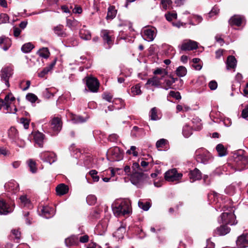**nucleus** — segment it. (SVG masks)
Masks as SVG:
<instances>
[{
	"label": "nucleus",
	"mask_w": 248,
	"mask_h": 248,
	"mask_svg": "<svg viewBox=\"0 0 248 248\" xmlns=\"http://www.w3.org/2000/svg\"><path fill=\"white\" fill-rule=\"evenodd\" d=\"M112 211L117 217L129 215L131 212L130 202L128 200H117L112 205Z\"/></svg>",
	"instance_id": "f257e3e1"
},
{
	"label": "nucleus",
	"mask_w": 248,
	"mask_h": 248,
	"mask_svg": "<svg viewBox=\"0 0 248 248\" xmlns=\"http://www.w3.org/2000/svg\"><path fill=\"white\" fill-rule=\"evenodd\" d=\"M243 150H240L234 156V161L236 163L237 170L239 171L247 168L248 163V158L243 155Z\"/></svg>",
	"instance_id": "f03ea898"
},
{
	"label": "nucleus",
	"mask_w": 248,
	"mask_h": 248,
	"mask_svg": "<svg viewBox=\"0 0 248 248\" xmlns=\"http://www.w3.org/2000/svg\"><path fill=\"white\" fill-rule=\"evenodd\" d=\"M195 154L196 160L199 162L204 164L207 163L212 158V156L210 153L203 148L197 150Z\"/></svg>",
	"instance_id": "7ed1b4c3"
},
{
	"label": "nucleus",
	"mask_w": 248,
	"mask_h": 248,
	"mask_svg": "<svg viewBox=\"0 0 248 248\" xmlns=\"http://www.w3.org/2000/svg\"><path fill=\"white\" fill-rule=\"evenodd\" d=\"M229 211L230 212H224L222 214L220 217L221 222L231 225H235L237 222L235 220V216L233 214L234 210L232 208Z\"/></svg>",
	"instance_id": "20e7f679"
},
{
	"label": "nucleus",
	"mask_w": 248,
	"mask_h": 248,
	"mask_svg": "<svg viewBox=\"0 0 248 248\" xmlns=\"http://www.w3.org/2000/svg\"><path fill=\"white\" fill-rule=\"evenodd\" d=\"M182 176V173H178L175 169L169 170L165 174V179L166 181L176 183L179 182Z\"/></svg>",
	"instance_id": "39448f33"
},
{
	"label": "nucleus",
	"mask_w": 248,
	"mask_h": 248,
	"mask_svg": "<svg viewBox=\"0 0 248 248\" xmlns=\"http://www.w3.org/2000/svg\"><path fill=\"white\" fill-rule=\"evenodd\" d=\"M101 35L105 43H107L108 45V48H110L113 44L115 38L113 32L108 30H104L101 31Z\"/></svg>",
	"instance_id": "423d86ee"
},
{
	"label": "nucleus",
	"mask_w": 248,
	"mask_h": 248,
	"mask_svg": "<svg viewBox=\"0 0 248 248\" xmlns=\"http://www.w3.org/2000/svg\"><path fill=\"white\" fill-rule=\"evenodd\" d=\"M13 75V70L9 67H3L0 74L1 80L4 81L7 87H9V79Z\"/></svg>",
	"instance_id": "0eeeda50"
},
{
	"label": "nucleus",
	"mask_w": 248,
	"mask_h": 248,
	"mask_svg": "<svg viewBox=\"0 0 248 248\" xmlns=\"http://www.w3.org/2000/svg\"><path fill=\"white\" fill-rule=\"evenodd\" d=\"M142 35L144 40L152 41L156 36V29L154 27L145 28L142 32Z\"/></svg>",
	"instance_id": "6e6552de"
},
{
	"label": "nucleus",
	"mask_w": 248,
	"mask_h": 248,
	"mask_svg": "<svg viewBox=\"0 0 248 248\" xmlns=\"http://www.w3.org/2000/svg\"><path fill=\"white\" fill-rule=\"evenodd\" d=\"M198 43L191 40H185L179 46L182 50L190 51L198 48Z\"/></svg>",
	"instance_id": "1a4fd4ad"
},
{
	"label": "nucleus",
	"mask_w": 248,
	"mask_h": 248,
	"mask_svg": "<svg viewBox=\"0 0 248 248\" xmlns=\"http://www.w3.org/2000/svg\"><path fill=\"white\" fill-rule=\"evenodd\" d=\"M86 84L91 92H97L99 86V83L96 78L93 77L86 78Z\"/></svg>",
	"instance_id": "9d476101"
},
{
	"label": "nucleus",
	"mask_w": 248,
	"mask_h": 248,
	"mask_svg": "<svg viewBox=\"0 0 248 248\" xmlns=\"http://www.w3.org/2000/svg\"><path fill=\"white\" fill-rule=\"evenodd\" d=\"M147 177V176L143 172H133L131 177V181L134 185L138 186Z\"/></svg>",
	"instance_id": "9b49d317"
},
{
	"label": "nucleus",
	"mask_w": 248,
	"mask_h": 248,
	"mask_svg": "<svg viewBox=\"0 0 248 248\" xmlns=\"http://www.w3.org/2000/svg\"><path fill=\"white\" fill-rule=\"evenodd\" d=\"M40 157L43 161L48 162L50 164L56 160V155L53 152H43L40 154Z\"/></svg>",
	"instance_id": "f8f14e48"
},
{
	"label": "nucleus",
	"mask_w": 248,
	"mask_h": 248,
	"mask_svg": "<svg viewBox=\"0 0 248 248\" xmlns=\"http://www.w3.org/2000/svg\"><path fill=\"white\" fill-rule=\"evenodd\" d=\"M162 79L159 78L157 76H154L151 78H149L146 83V86L149 87H154L155 88H161L162 82L161 81Z\"/></svg>",
	"instance_id": "ddd939ff"
},
{
	"label": "nucleus",
	"mask_w": 248,
	"mask_h": 248,
	"mask_svg": "<svg viewBox=\"0 0 248 248\" xmlns=\"http://www.w3.org/2000/svg\"><path fill=\"white\" fill-rule=\"evenodd\" d=\"M50 127L54 132H59L62 127L61 119L59 117H54L50 122Z\"/></svg>",
	"instance_id": "4468645a"
},
{
	"label": "nucleus",
	"mask_w": 248,
	"mask_h": 248,
	"mask_svg": "<svg viewBox=\"0 0 248 248\" xmlns=\"http://www.w3.org/2000/svg\"><path fill=\"white\" fill-rule=\"evenodd\" d=\"M13 208L10 207L4 201L0 198V215H7L12 212Z\"/></svg>",
	"instance_id": "2eb2a0df"
},
{
	"label": "nucleus",
	"mask_w": 248,
	"mask_h": 248,
	"mask_svg": "<svg viewBox=\"0 0 248 248\" xmlns=\"http://www.w3.org/2000/svg\"><path fill=\"white\" fill-rule=\"evenodd\" d=\"M237 246L239 248H246L248 245L247 234H243L239 236L236 241Z\"/></svg>",
	"instance_id": "dca6fc26"
},
{
	"label": "nucleus",
	"mask_w": 248,
	"mask_h": 248,
	"mask_svg": "<svg viewBox=\"0 0 248 248\" xmlns=\"http://www.w3.org/2000/svg\"><path fill=\"white\" fill-rule=\"evenodd\" d=\"M108 221L106 219L102 220L96 226L95 231L99 235H103L107 230Z\"/></svg>",
	"instance_id": "f3484780"
},
{
	"label": "nucleus",
	"mask_w": 248,
	"mask_h": 248,
	"mask_svg": "<svg viewBox=\"0 0 248 248\" xmlns=\"http://www.w3.org/2000/svg\"><path fill=\"white\" fill-rule=\"evenodd\" d=\"M55 213V211L52 207L49 206L43 207L41 209L40 214L46 218H49L52 217Z\"/></svg>",
	"instance_id": "a211bd4d"
},
{
	"label": "nucleus",
	"mask_w": 248,
	"mask_h": 248,
	"mask_svg": "<svg viewBox=\"0 0 248 248\" xmlns=\"http://www.w3.org/2000/svg\"><path fill=\"white\" fill-rule=\"evenodd\" d=\"M4 187L9 192L16 193L19 190V185L15 181L12 180L5 184Z\"/></svg>",
	"instance_id": "6ab92c4d"
},
{
	"label": "nucleus",
	"mask_w": 248,
	"mask_h": 248,
	"mask_svg": "<svg viewBox=\"0 0 248 248\" xmlns=\"http://www.w3.org/2000/svg\"><path fill=\"white\" fill-rule=\"evenodd\" d=\"M113 156V159L116 161L121 160L123 157V155L120 149L118 147H115L109 150Z\"/></svg>",
	"instance_id": "aec40b11"
},
{
	"label": "nucleus",
	"mask_w": 248,
	"mask_h": 248,
	"mask_svg": "<svg viewBox=\"0 0 248 248\" xmlns=\"http://www.w3.org/2000/svg\"><path fill=\"white\" fill-rule=\"evenodd\" d=\"M44 137V135L39 132H35L33 134L34 141L38 145V147H43Z\"/></svg>",
	"instance_id": "412c9836"
},
{
	"label": "nucleus",
	"mask_w": 248,
	"mask_h": 248,
	"mask_svg": "<svg viewBox=\"0 0 248 248\" xmlns=\"http://www.w3.org/2000/svg\"><path fill=\"white\" fill-rule=\"evenodd\" d=\"M178 79L177 78H174L172 77H170L169 78H165L163 83H162V88L166 90L171 88L173 83H175Z\"/></svg>",
	"instance_id": "4be33fe9"
},
{
	"label": "nucleus",
	"mask_w": 248,
	"mask_h": 248,
	"mask_svg": "<svg viewBox=\"0 0 248 248\" xmlns=\"http://www.w3.org/2000/svg\"><path fill=\"white\" fill-rule=\"evenodd\" d=\"M244 21V17L239 15H235L232 16L230 20L229 23L231 25L240 26Z\"/></svg>",
	"instance_id": "5701e85b"
},
{
	"label": "nucleus",
	"mask_w": 248,
	"mask_h": 248,
	"mask_svg": "<svg viewBox=\"0 0 248 248\" xmlns=\"http://www.w3.org/2000/svg\"><path fill=\"white\" fill-rule=\"evenodd\" d=\"M53 31L56 35L61 37H66L67 36L63 26L62 25H58L54 27Z\"/></svg>",
	"instance_id": "b1692460"
},
{
	"label": "nucleus",
	"mask_w": 248,
	"mask_h": 248,
	"mask_svg": "<svg viewBox=\"0 0 248 248\" xmlns=\"http://www.w3.org/2000/svg\"><path fill=\"white\" fill-rule=\"evenodd\" d=\"M68 186L64 184H61L59 185L56 188L57 194L59 196L63 195L66 194L68 193Z\"/></svg>",
	"instance_id": "393cba45"
},
{
	"label": "nucleus",
	"mask_w": 248,
	"mask_h": 248,
	"mask_svg": "<svg viewBox=\"0 0 248 248\" xmlns=\"http://www.w3.org/2000/svg\"><path fill=\"white\" fill-rule=\"evenodd\" d=\"M2 45H3V46H2V48L4 51H6L11 45V40L8 38L4 36L0 37V46Z\"/></svg>",
	"instance_id": "a878e982"
},
{
	"label": "nucleus",
	"mask_w": 248,
	"mask_h": 248,
	"mask_svg": "<svg viewBox=\"0 0 248 248\" xmlns=\"http://www.w3.org/2000/svg\"><path fill=\"white\" fill-rule=\"evenodd\" d=\"M230 231V229L226 225H222L217 228L215 231V233L218 235H224Z\"/></svg>",
	"instance_id": "bb28decb"
},
{
	"label": "nucleus",
	"mask_w": 248,
	"mask_h": 248,
	"mask_svg": "<svg viewBox=\"0 0 248 248\" xmlns=\"http://www.w3.org/2000/svg\"><path fill=\"white\" fill-rule=\"evenodd\" d=\"M189 178L190 180H192V182L197 180H200L202 178V174L200 171L196 168L190 171L189 173Z\"/></svg>",
	"instance_id": "cd10ccee"
},
{
	"label": "nucleus",
	"mask_w": 248,
	"mask_h": 248,
	"mask_svg": "<svg viewBox=\"0 0 248 248\" xmlns=\"http://www.w3.org/2000/svg\"><path fill=\"white\" fill-rule=\"evenodd\" d=\"M236 60L233 56H229L227 58L226 64L228 69H234L236 65Z\"/></svg>",
	"instance_id": "c85d7f7f"
},
{
	"label": "nucleus",
	"mask_w": 248,
	"mask_h": 248,
	"mask_svg": "<svg viewBox=\"0 0 248 248\" xmlns=\"http://www.w3.org/2000/svg\"><path fill=\"white\" fill-rule=\"evenodd\" d=\"M79 36L80 38L85 40H89L91 39V34L89 31L82 28L79 31Z\"/></svg>",
	"instance_id": "c756f323"
},
{
	"label": "nucleus",
	"mask_w": 248,
	"mask_h": 248,
	"mask_svg": "<svg viewBox=\"0 0 248 248\" xmlns=\"http://www.w3.org/2000/svg\"><path fill=\"white\" fill-rule=\"evenodd\" d=\"M216 148L219 156L222 157L227 155V149L222 144H217Z\"/></svg>",
	"instance_id": "7c9ffc66"
},
{
	"label": "nucleus",
	"mask_w": 248,
	"mask_h": 248,
	"mask_svg": "<svg viewBox=\"0 0 248 248\" xmlns=\"http://www.w3.org/2000/svg\"><path fill=\"white\" fill-rule=\"evenodd\" d=\"M8 137L13 140H16L18 138V132L16 128L11 127L8 132Z\"/></svg>",
	"instance_id": "2f4dec72"
},
{
	"label": "nucleus",
	"mask_w": 248,
	"mask_h": 248,
	"mask_svg": "<svg viewBox=\"0 0 248 248\" xmlns=\"http://www.w3.org/2000/svg\"><path fill=\"white\" fill-rule=\"evenodd\" d=\"M153 74L155 76H157L158 75H160L161 76L160 77H159L161 79H163L166 76H167L168 72L167 71L163 68H158L155 69L154 72Z\"/></svg>",
	"instance_id": "473e14b6"
},
{
	"label": "nucleus",
	"mask_w": 248,
	"mask_h": 248,
	"mask_svg": "<svg viewBox=\"0 0 248 248\" xmlns=\"http://www.w3.org/2000/svg\"><path fill=\"white\" fill-rule=\"evenodd\" d=\"M125 232V228L124 227H119L117 231L113 233V235L118 239L123 238Z\"/></svg>",
	"instance_id": "72a5a7b5"
},
{
	"label": "nucleus",
	"mask_w": 248,
	"mask_h": 248,
	"mask_svg": "<svg viewBox=\"0 0 248 248\" xmlns=\"http://www.w3.org/2000/svg\"><path fill=\"white\" fill-rule=\"evenodd\" d=\"M175 72L177 76L182 77L186 74L187 70L185 67L180 66L176 69Z\"/></svg>",
	"instance_id": "f704fd0d"
},
{
	"label": "nucleus",
	"mask_w": 248,
	"mask_h": 248,
	"mask_svg": "<svg viewBox=\"0 0 248 248\" xmlns=\"http://www.w3.org/2000/svg\"><path fill=\"white\" fill-rule=\"evenodd\" d=\"M117 11L115 9L114 7L110 6L108 9V14L107 16V18L108 19H113L114 18L116 15Z\"/></svg>",
	"instance_id": "c9c22d12"
},
{
	"label": "nucleus",
	"mask_w": 248,
	"mask_h": 248,
	"mask_svg": "<svg viewBox=\"0 0 248 248\" xmlns=\"http://www.w3.org/2000/svg\"><path fill=\"white\" fill-rule=\"evenodd\" d=\"M77 238L75 236H71L65 240V243L67 246L70 247L76 244Z\"/></svg>",
	"instance_id": "e433bc0d"
},
{
	"label": "nucleus",
	"mask_w": 248,
	"mask_h": 248,
	"mask_svg": "<svg viewBox=\"0 0 248 248\" xmlns=\"http://www.w3.org/2000/svg\"><path fill=\"white\" fill-rule=\"evenodd\" d=\"M192 133V129L190 126L186 124L183 129V134L186 138L189 137Z\"/></svg>",
	"instance_id": "4c0bfd02"
},
{
	"label": "nucleus",
	"mask_w": 248,
	"mask_h": 248,
	"mask_svg": "<svg viewBox=\"0 0 248 248\" xmlns=\"http://www.w3.org/2000/svg\"><path fill=\"white\" fill-rule=\"evenodd\" d=\"M140 87L141 86L139 84L133 86L131 89L132 95L133 96H135L140 94L141 93Z\"/></svg>",
	"instance_id": "58836bf2"
},
{
	"label": "nucleus",
	"mask_w": 248,
	"mask_h": 248,
	"mask_svg": "<svg viewBox=\"0 0 248 248\" xmlns=\"http://www.w3.org/2000/svg\"><path fill=\"white\" fill-rule=\"evenodd\" d=\"M33 47L34 46L31 43H28L23 45L21 47V50L24 52L28 53L30 52Z\"/></svg>",
	"instance_id": "ea45409f"
},
{
	"label": "nucleus",
	"mask_w": 248,
	"mask_h": 248,
	"mask_svg": "<svg viewBox=\"0 0 248 248\" xmlns=\"http://www.w3.org/2000/svg\"><path fill=\"white\" fill-rule=\"evenodd\" d=\"M21 203L24 206H30V201L27 198L26 195L21 196L20 198Z\"/></svg>",
	"instance_id": "a19ab883"
},
{
	"label": "nucleus",
	"mask_w": 248,
	"mask_h": 248,
	"mask_svg": "<svg viewBox=\"0 0 248 248\" xmlns=\"http://www.w3.org/2000/svg\"><path fill=\"white\" fill-rule=\"evenodd\" d=\"M138 204L139 206L144 211L148 210L151 207V204L149 202H142L139 201Z\"/></svg>",
	"instance_id": "79ce46f5"
},
{
	"label": "nucleus",
	"mask_w": 248,
	"mask_h": 248,
	"mask_svg": "<svg viewBox=\"0 0 248 248\" xmlns=\"http://www.w3.org/2000/svg\"><path fill=\"white\" fill-rule=\"evenodd\" d=\"M40 56L44 58H47L49 55V52L47 48H43L39 51Z\"/></svg>",
	"instance_id": "37998d69"
},
{
	"label": "nucleus",
	"mask_w": 248,
	"mask_h": 248,
	"mask_svg": "<svg viewBox=\"0 0 248 248\" xmlns=\"http://www.w3.org/2000/svg\"><path fill=\"white\" fill-rule=\"evenodd\" d=\"M150 116L152 120H157L159 119V117L157 114V109L156 108H153L151 109L150 112Z\"/></svg>",
	"instance_id": "c03bdc74"
},
{
	"label": "nucleus",
	"mask_w": 248,
	"mask_h": 248,
	"mask_svg": "<svg viewBox=\"0 0 248 248\" xmlns=\"http://www.w3.org/2000/svg\"><path fill=\"white\" fill-rule=\"evenodd\" d=\"M168 140L164 139H161L158 141H157L156 143V147L157 148H163L165 146L166 144L168 143Z\"/></svg>",
	"instance_id": "a18cd8bd"
},
{
	"label": "nucleus",
	"mask_w": 248,
	"mask_h": 248,
	"mask_svg": "<svg viewBox=\"0 0 248 248\" xmlns=\"http://www.w3.org/2000/svg\"><path fill=\"white\" fill-rule=\"evenodd\" d=\"M28 165L30 168L31 171L32 173H35L36 171V163L34 160L30 159L28 161Z\"/></svg>",
	"instance_id": "49530a36"
},
{
	"label": "nucleus",
	"mask_w": 248,
	"mask_h": 248,
	"mask_svg": "<svg viewBox=\"0 0 248 248\" xmlns=\"http://www.w3.org/2000/svg\"><path fill=\"white\" fill-rule=\"evenodd\" d=\"M97 171L94 170H91L89 172V174L94 182H98L99 180V177L97 175Z\"/></svg>",
	"instance_id": "de8ad7c7"
},
{
	"label": "nucleus",
	"mask_w": 248,
	"mask_h": 248,
	"mask_svg": "<svg viewBox=\"0 0 248 248\" xmlns=\"http://www.w3.org/2000/svg\"><path fill=\"white\" fill-rule=\"evenodd\" d=\"M102 210L99 207L96 208L92 212V216L95 218H98L100 217V215Z\"/></svg>",
	"instance_id": "09e8293b"
},
{
	"label": "nucleus",
	"mask_w": 248,
	"mask_h": 248,
	"mask_svg": "<svg viewBox=\"0 0 248 248\" xmlns=\"http://www.w3.org/2000/svg\"><path fill=\"white\" fill-rule=\"evenodd\" d=\"M26 99L31 103H34L37 99V97L33 93H29L26 95Z\"/></svg>",
	"instance_id": "8fccbe9b"
},
{
	"label": "nucleus",
	"mask_w": 248,
	"mask_h": 248,
	"mask_svg": "<svg viewBox=\"0 0 248 248\" xmlns=\"http://www.w3.org/2000/svg\"><path fill=\"white\" fill-rule=\"evenodd\" d=\"M86 200H87V202L88 203V204L92 205V204H93L95 203V202L96 201V198L94 195H89L87 197Z\"/></svg>",
	"instance_id": "3c124183"
},
{
	"label": "nucleus",
	"mask_w": 248,
	"mask_h": 248,
	"mask_svg": "<svg viewBox=\"0 0 248 248\" xmlns=\"http://www.w3.org/2000/svg\"><path fill=\"white\" fill-rule=\"evenodd\" d=\"M166 19L169 21L172 20L173 19H176L177 14L175 13H168L165 15Z\"/></svg>",
	"instance_id": "603ef678"
},
{
	"label": "nucleus",
	"mask_w": 248,
	"mask_h": 248,
	"mask_svg": "<svg viewBox=\"0 0 248 248\" xmlns=\"http://www.w3.org/2000/svg\"><path fill=\"white\" fill-rule=\"evenodd\" d=\"M137 148L135 146H132L130 147V150H128L126 151V154L128 155H130L131 154H133V155L135 156H137L138 155V153L136 151Z\"/></svg>",
	"instance_id": "864d4df0"
},
{
	"label": "nucleus",
	"mask_w": 248,
	"mask_h": 248,
	"mask_svg": "<svg viewBox=\"0 0 248 248\" xmlns=\"http://www.w3.org/2000/svg\"><path fill=\"white\" fill-rule=\"evenodd\" d=\"M225 193L229 195H232L235 191V187L231 185L227 187L225 190Z\"/></svg>",
	"instance_id": "5fc2aeb1"
},
{
	"label": "nucleus",
	"mask_w": 248,
	"mask_h": 248,
	"mask_svg": "<svg viewBox=\"0 0 248 248\" xmlns=\"http://www.w3.org/2000/svg\"><path fill=\"white\" fill-rule=\"evenodd\" d=\"M20 123L23 124L25 129H28L29 128L30 121L25 118H22L20 120Z\"/></svg>",
	"instance_id": "6e6d98bb"
},
{
	"label": "nucleus",
	"mask_w": 248,
	"mask_h": 248,
	"mask_svg": "<svg viewBox=\"0 0 248 248\" xmlns=\"http://www.w3.org/2000/svg\"><path fill=\"white\" fill-rule=\"evenodd\" d=\"M172 1L171 0H162L161 4L164 9H167L169 6L171 5Z\"/></svg>",
	"instance_id": "4d7b16f0"
},
{
	"label": "nucleus",
	"mask_w": 248,
	"mask_h": 248,
	"mask_svg": "<svg viewBox=\"0 0 248 248\" xmlns=\"http://www.w3.org/2000/svg\"><path fill=\"white\" fill-rule=\"evenodd\" d=\"M9 17L6 14H1L0 15V20L2 23H6L9 21Z\"/></svg>",
	"instance_id": "13d9d810"
},
{
	"label": "nucleus",
	"mask_w": 248,
	"mask_h": 248,
	"mask_svg": "<svg viewBox=\"0 0 248 248\" xmlns=\"http://www.w3.org/2000/svg\"><path fill=\"white\" fill-rule=\"evenodd\" d=\"M170 96L175 98L177 100L181 99V97L179 92H175L174 91H170L169 93Z\"/></svg>",
	"instance_id": "bf43d9fd"
},
{
	"label": "nucleus",
	"mask_w": 248,
	"mask_h": 248,
	"mask_svg": "<svg viewBox=\"0 0 248 248\" xmlns=\"http://www.w3.org/2000/svg\"><path fill=\"white\" fill-rule=\"evenodd\" d=\"M208 86L211 90H215L217 88V83L215 80H212L209 83Z\"/></svg>",
	"instance_id": "052dcab7"
},
{
	"label": "nucleus",
	"mask_w": 248,
	"mask_h": 248,
	"mask_svg": "<svg viewBox=\"0 0 248 248\" xmlns=\"http://www.w3.org/2000/svg\"><path fill=\"white\" fill-rule=\"evenodd\" d=\"M119 136L116 134H112L109 136L108 140L111 142H117L118 140Z\"/></svg>",
	"instance_id": "680f3d73"
},
{
	"label": "nucleus",
	"mask_w": 248,
	"mask_h": 248,
	"mask_svg": "<svg viewBox=\"0 0 248 248\" xmlns=\"http://www.w3.org/2000/svg\"><path fill=\"white\" fill-rule=\"evenodd\" d=\"M133 172H141V170H140V165L137 162H134L133 164V166L132 167Z\"/></svg>",
	"instance_id": "e2e57ef3"
},
{
	"label": "nucleus",
	"mask_w": 248,
	"mask_h": 248,
	"mask_svg": "<svg viewBox=\"0 0 248 248\" xmlns=\"http://www.w3.org/2000/svg\"><path fill=\"white\" fill-rule=\"evenodd\" d=\"M73 120L75 123H83L86 121V119L82 118L81 116H77L74 117Z\"/></svg>",
	"instance_id": "0e129e2a"
},
{
	"label": "nucleus",
	"mask_w": 248,
	"mask_h": 248,
	"mask_svg": "<svg viewBox=\"0 0 248 248\" xmlns=\"http://www.w3.org/2000/svg\"><path fill=\"white\" fill-rule=\"evenodd\" d=\"M49 71L46 67H45L41 72L38 73V76L40 78H44Z\"/></svg>",
	"instance_id": "69168bd1"
},
{
	"label": "nucleus",
	"mask_w": 248,
	"mask_h": 248,
	"mask_svg": "<svg viewBox=\"0 0 248 248\" xmlns=\"http://www.w3.org/2000/svg\"><path fill=\"white\" fill-rule=\"evenodd\" d=\"M103 98L104 100L110 102L111 101L112 96L109 93H105L103 94Z\"/></svg>",
	"instance_id": "338daca9"
},
{
	"label": "nucleus",
	"mask_w": 248,
	"mask_h": 248,
	"mask_svg": "<svg viewBox=\"0 0 248 248\" xmlns=\"http://www.w3.org/2000/svg\"><path fill=\"white\" fill-rule=\"evenodd\" d=\"M12 234L15 236V238L16 240H19L20 238V232L16 230H13L12 231Z\"/></svg>",
	"instance_id": "774afa93"
}]
</instances>
